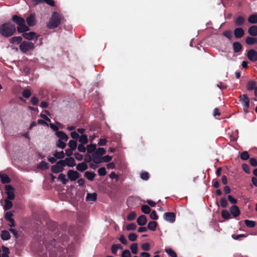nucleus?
Segmentation results:
<instances>
[{
    "label": "nucleus",
    "mask_w": 257,
    "mask_h": 257,
    "mask_svg": "<svg viewBox=\"0 0 257 257\" xmlns=\"http://www.w3.org/2000/svg\"><path fill=\"white\" fill-rule=\"evenodd\" d=\"M16 32V28L10 23H6L0 27V34L6 37L13 35Z\"/></svg>",
    "instance_id": "obj_1"
},
{
    "label": "nucleus",
    "mask_w": 257,
    "mask_h": 257,
    "mask_svg": "<svg viewBox=\"0 0 257 257\" xmlns=\"http://www.w3.org/2000/svg\"><path fill=\"white\" fill-rule=\"evenodd\" d=\"M13 20L18 26V31L20 33H23L29 30V28L25 24V20L18 16L15 15L13 17Z\"/></svg>",
    "instance_id": "obj_2"
},
{
    "label": "nucleus",
    "mask_w": 257,
    "mask_h": 257,
    "mask_svg": "<svg viewBox=\"0 0 257 257\" xmlns=\"http://www.w3.org/2000/svg\"><path fill=\"white\" fill-rule=\"evenodd\" d=\"M60 15L56 12H54L49 21L47 23V27L50 29L55 28L58 26L60 23Z\"/></svg>",
    "instance_id": "obj_3"
},
{
    "label": "nucleus",
    "mask_w": 257,
    "mask_h": 257,
    "mask_svg": "<svg viewBox=\"0 0 257 257\" xmlns=\"http://www.w3.org/2000/svg\"><path fill=\"white\" fill-rule=\"evenodd\" d=\"M19 48L21 52L26 53L34 49V44L28 41H23L20 44Z\"/></svg>",
    "instance_id": "obj_4"
},
{
    "label": "nucleus",
    "mask_w": 257,
    "mask_h": 257,
    "mask_svg": "<svg viewBox=\"0 0 257 257\" xmlns=\"http://www.w3.org/2000/svg\"><path fill=\"white\" fill-rule=\"evenodd\" d=\"M65 166V161L60 160L54 165L51 167V170L54 173H58L63 171L64 167Z\"/></svg>",
    "instance_id": "obj_5"
},
{
    "label": "nucleus",
    "mask_w": 257,
    "mask_h": 257,
    "mask_svg": "<svg viewBox=\"0 0 257 257\" xmlns=\"http://www.w3.org/2000/svg\"><path fill=\"white\" fill-rule=\"evenodd\" d=\"M14 188L11 185H6L5 186V192L7 195V199L10 200H14L15 198V195L14 194Z\"/></svg>",
    "instance_id": "obj_6"
},
{
    "label": "nucleus",
    "mask_w": 257,
    "mask_h": 257,
    "mask_svg": "<svg viewBox=\"0 0 257 257\" xmlns=\"http://www.w3.org/2000/svg\"><path fill=\"white\" fill-rule=\"evenodd\" d=\"M239 100L241 104L244 106V110L247 112V109L249 106V99L245 94L239 96Z\"/></svg>",
    "instance_id": "obj_7"
},
{
    "label": "nucleus",
    "mask_w": 257,
    "mask_h": 257,
    "mask_svg": "<svg viewBox=\"0 0 257 257\" xmlns=\"http://www.w3.org/2000/svg\"><path fill=\"white\" fill-rule=\"evenodd\" d=\"M247 58L251 61L255 62L257 61V51L254 49H250L247 52L246 54Z\"/></svg>",
    "instance_id": "obj_8"
},
{
    "label": "nucleus",
    "mask_w": 257,
    "mask_h": 257,
    "mask_svg": "<svg viewBox=\"0 0 257 257\" xmlns=\"http://www.w3.org/2000/svg\"><path fill=\"white\" fill-rule=\"evenodd\" d=\"M67 176L71 181H75L79 178V174L77 171L70 170L67 172Z\"/></svg>",
    "instance_id": "obj_9"
},
{
    "label": "nucleus",
    "mask_w": 257,
    "mask_h": 257,
    "mask_svg": "<svg viewBox=\"0 0 257 257\" xmlns=\"http://www.w3.org/2000/svg\"><path fill=\"white\" fill-rule=\"evenodd\" d=\"M164 218L166 221L173 223L175 220V215L173 212L165 213Z\"/></svg>",
    "instance_id": "obj_10"
},
{
    "label": "nucleus",
    "mask_w": 257,
    "mask_h": 257,
    "mask_svg": "<svg viewBox=\"0 0 257 257\" xmlns=\"http://www.w3.org/2000/svg\"><path fill=\"white\" fill-rule=\"evenodd\" d=\"M26 21L29 26H33L36 24V18L34 14H31L27 18Z\"/></svg>",
    "instance_id": "obj_11"
},
{
    "label": "nucleus",
    "mask_w": 257,
    "mask_h": 257,
    "mask_svg": "<svg viewBox=\"0 0 257 257\" xmlns=\"http://www.w3.org/2000/svg\"><path fill=\"white\" fill-rule=\"evenodd\" d=\"M230 212L233 217H236L240 214V211L236 205H233L230 208Z\"/></svg>",
    "instance_id": "obj_12"
},
{
    "label": "nucleus",
    "mask_w": 257,
    "mask_h": 257,
    "mask_svg": "<svg viewBox=\"0 0 257 257\" xmlns=\"http://www.w3.org/2000/svg\"><path fill=\"white\" fill-rule=\"evenodd\" d=\"M244 32L241 28H237L234 30V35L236 38H240L244 35Z\"/></svg>",
    "instance_id": "obj_13"
},
{
    "label": "nucleus",
    "mask_w": 257,
    "mask_h": 257,
    "mask_svg": "<svg viewBox=\"0 0 257 257\" xmlns=\"http://www.w3.org/2000/svg\"><path fill=\"white\" fill-rule=\"evenodd\" d=\"M56 135L59 138V140H61L64 142H67L68 139V136L62 131H57Z\"/></svg>",
    "instance_id": "obj_14"
},
{
    "label": "nucleus",
    "mask_w": 257,
    "mask_h": 257,
    "mask_svg": "<svg viewBox=\"0 0 257 257\" xmlns=\"http://www.w3.org/2000/svg\"><path fill=\"white\" fill-rule=\"evenodd\" d=\"M64 161H65V166L73 167L76 165L75 160L72 157L67 158Z\"/></svg>",
    "instance_id": "obj_15"
},
{
    "label": "nucleus",
    "mask_w": 257,
    "mask_h": 257,
    "mask_svg": "<svg viewBox=\"0 0 257 257\" xmlns=\"http://www.w3.org/2000/svg\"><path fill=\"white\" fill-rule=\"evenodd\" d=\"M23 36L27 40H31L34 39L35 37L36 38V40L37 39V37H36V34L35 33L31 32L29 33H25L23 34Z\"/></svg>",
    "instance_id": "obj_16"
},
{
    "label": "nucleus",
    "mask_w": 257,
    "mask_h": 257,
    "mask_svg": "<svg viewBox=\"0 0 257 257\" xmlns=\"http://www.w3.org/2000/svg\"><path fill=\"white\" fill-rule=\"evenodd\" d=\"M147 222V218L144 215H142L141 216H140L137 219V223L140 226H143L146 224Z\"/></svg>",
    "instance_id": "obj_17"
},
{
    "label": "nucleus",
    "mask_w": 257,
    "mask_h": 257,
    "mask_svg": "<svg viewBox=\"0 0 257 257\" xmlns=\"http://www.w3.org/2000/svg\"><path fill=\"white\" fill-rule=\"evenodd\" d=\"M248 33L252 36H257V26H252L248 29Z\"/></svg>",
    "instance_id": "obj_18"
},
{
    "label": "nucleus",
    "mask_w": 257,
    "mask_h": 257,
    "mask_svg": "<svg viewBox=\"0 0 257 257\" xmlns=\"http://www.w3.org/2000/svg\"><path fill=\"white\" fill-rule=\"evenodd\" d=\"M245 22L244 18L242 16H238L235 20V24L236 26H240L242 25Z\"/></svg>",
    "instance_id": "obj_19"
},
{
    "label": "nucleus",
    "mask_w": 257,
    "mask_h": 257,
    "mask_svg": "<svg viewBox=\"0 0 257 257\" xmlns=\"http://www.w3.org/2000/svg\"><path fill=\"white\" fill-rule=\"evenodd\" d=\"M87 169V165L85 163L82 162L77 164L76 169L79 171L83 172Z\"/></svg>",
    "instance_id": "obj_20"
},
{
    "label": "nucleus",
    "mask_w": 257,
    "mask_h": 257,
    "mask_svg": "<svg viewBox=\"0 0 257 257\" xmlns=\"http://www.w3.org/2000/svg\"><path fill=\"white\" fill-rule=\"evenodd\" d=\"M256 86V82L253 80L249 81L246 84V89L248 90H252L255 89Z\"/></svg>",
    "instance_id": "obj_21"
},
{
    "label": "nucleus",
    "mask_w": 257,
    "mask_h": 257,
    "mask_svg": "<svg viewBox=\"0 0 257 257\" xmlns=\"http://www.w3.org/2000/svg\"><path fill=\"white\" fill-rule=\"evenodd\" d=\"M92 158L93 161L96 164H99L102 162L100 156H99L94 152L92 154Z\"/></svg>",
    "instance_id": "obj_22"
},
{
    "label": "nucleus",
    "mask_w": 257,
    "mask_h": 257,
    "mask_svg": "<svg viewBox=\"0 0 257 257\" xmlns=\"http://www.w3.org/2000/svg\"><path fill=\"white\" fill-rule=\"evenodd\" d=\"M245 42L248 45H253L257 43V38L254 37H248L246 38Z\"/></svg>",
    "instance_id": "obj_23"
},
{
    "label": "nucleus",
    "mask_w": 257,
    "mask_h": 257,
    "mask_svg": "<svg viewBox=\"0 0 257 257\" xmlns=\"http://www.w3.org/2000/svg\"><path fill=\"white\" fill-rule=\"evenodd\" d=\"M233 49L234 52H238L242 49L241 44L238 42H235L233 44Z\"/></svg>",
    "instance_id": "obj_24"
},
{
    "label": "nucleus",
    "mask_w": 257,
    "mask_h": 257,
    "mask_svg": "<svg viewBox=\"0 0 257 257\" xmlns=\"http://www.w3.org/2000/svg\"><path fill=\"white\" fill-rule=\"evenodd\" d=\"M97 198V194L95 193H87L86 200L89 201H94Z\"/></svg>",
    "instance_id": "obj_25"
},
{
    "label": "nucleus",
    "mask_w": 257,
    "mask_h": 257,
    "mask_svg": "<svg viewBox=\"0 0 257 257\" xmlns=\"http://www.w3.org/2000/svg\"><path fill=\"white\" fill-rule=\"evenodd\" d=\"M248 22L251 24H257V14L250 15L248 18Z\"/></svg>",
    "instance_id": "obj_26"
},
{
    "label": "nucleus",
    "mask_w": 257,
    "mask_h": 257,
    "mask_svg": "<svg viewBox=\"0 0 257 257\" xmlns=\"http://www.w3.org/2000/svg\"><path fill=\"white\" fill-rule=\"evenodd\" d=\"M11 235L7 230H3L1 233V238L3 240H8L10 238Z\"/></svg>",
    "instance_id": "obj_27"
},
{
    "label": "nucleus",
    "mask_w": 257,
    "mask_h": 257,
    "mask_svg": "<svg viewBox=\"0 0 257 257\" xmlns=\"http://www.w3.org/2000/svg\"><path fill=\"white\" fill-rule=\"evenodd\" d=\"M22 40L20 36L14 37L10 39V42L12 44H19Z\"/></svg>",
    "instance_id": "obj_28"
},
{
    "label": "nucleus",
    "mask_w": 257,
    "mask_h": 257,
    "mask_svg": "<svg viewBox=\"0 0 257 257\" xmlns=\"http://www.w3.org/2000/svg\"><path fill=\"white\" fill-rule=\"evenodd\" d=\"M79 142L80 144H86L88 143V140L86 135H81L79 138Z\"/></svg>",
    "instance_id": "obj_29"
},
{
    "label": "nucleus",
    "mask_w": 257,
    "mask_h": 257,
    "mask_svg": "<svg viewBox=\"0 0 257 257\" xmlns=\"http://www.w3.org/2000/svg\"><path fill=\"white\" fill-rule=\"evenodd\" d=\"M49 167L48 163L45 162V161H42L38 166V168L44 170L47 169H48Z\"/></svg>",
    "instance_id": "obj_30"
},
{
    "label": "nucleus",
    "mask_w": 257,
    "mask_h": 257,
    "mask_svg": "<svg viewBox=\"0 0 257 257\" xmlns=\"http://www.w3.org/2000/svg\"><path fill=\"white\" fill-rule=\"evenodd\" d=\"M5 202L4 209L6 210L11 209L13 206V203L9 199H6Z\"/></svg>",
    "instance_id": "obj_31"
},
{
    "label": "nucleus",
    "mask_w": 257,
    "mask_h": 257,
    "mask_svg": "<svg viewBox=\"0 0 257 257\" xmlns=\"http://www.w3.org/2000/svg\"><path fill=\"white\" fill-rule=\"evenodd\" d=\"M87 153L90 154L96 150V145L95 144L88 145L86 147Z\"/></svg>",
    "instance_id": "obj_32"
},
{
    "label": "nucleus",
    "mask_w": 257,
    "mask_h": 257,
    "mask_svg": "<svg viewBox=\"0 0 257 257\" xmlns=\"http://www.w3.org/2000/svg\"><path fill=\"white\" fill-rule=\"evenodd\" d=\"M157 223L156 222L152 221L150 222L148 224V228L151 230L154 231L156 230Z\"/></svg>",
    "instance_id": "obj_33"
},
{
    "label": "nucleus",
    "mask_w": 257,
    "mask_h": 257,
    "mask_svg": "<svg viewBox=\"0 0 257 257\" xmlns=\"http://www.w3.org/2000/svg\"><path fill=\"white\" fill-rule=\"evenodd\" d=\"M95 174L94 172H90L87 171L85 173V177L89 180H93L95 176Z\"/></svg>",
    "instance_id": "obj_34"
},
{
    "label": "nucleus",
    "mask_w": 257,
    "mask_h": 257,
    "mask_svg": "<svg viewBox=\"0 0 257 257\" xmlns=\"http://www.w3.org/2000/svg\"><path fill=\"white\" fill-rule=\"evenodd\" d=\"M68 146L70 147V149L74 150L77 147V143L75 141L70 140L68 143Z\"/></svg>",
    "instance_id": "obj_35"
},
{
    "label": "nucleus",
    "mask_w": 257,
    "mask_h": 257,
    "mask_svg": "<svg viewBox=\"0 0 257 257\" xmlns=\"http://www.w3.org/2000/svg\"><path fill=\"white\" fill-rule=\"evenodd\" d=\"M130 249L133 253L135 254L138 253V244L137 243H133L130 246Z\"/></svg>",
    "instance_id": "obj_36"
},
{
    "label": "nucleus",
    "mask_w": 257,
    "mask_h": 257,
    "mask_svg": "<svg viewBox=\"0 0 257 257\" xmlns=\"http://www.w3.org/2000/svg\"><path fill=\"white\" fill-rule=\"evenodd\" d=\"M0 178L3 183H8L10 182V179L7 175H2L0 176Z\"/></svg>",
    "instance_id": "obj_37"
},
{
    "label": "nucleus",
    "mask_w": 257,
    "mask_h": 257,
    "mask_svg": "<svg viewBox=\"0 0 257 257\" xmlns=\"http://www.w3.org/2000/svg\"><path fill=\"white\" fill-rule=\"evenodd\" d=\"M221 216L224 219H229L230 218L229 212L226 210H223L221 212Z\"/></svg>",
    "instance_id": "obj_38"
},
{
    "label": "nucleus",
    "mask_w": 257,
    "mask_h": 257,
    "mask_svg": "<svg viewBox=\"0 0 257 257\" xmlns=\"http://www.w3.org/2000/svg\"><path fill=\"white\" fill-rule=\"evenodd\" d=\"M65 142H64L63 141H61V140H58L56 143V145L58 147L63 149L66 147V144Z\"/></svg>",
    "instance_id": "obj_39"
},
{
    "label": "nucleus",
    "mask_w": 257,
    "mask_h": 257,
    "mask_svg": "<svg viewBox=\"0 0 257 257\" xmlns=\"http://www.w3.org/2000/svg\"><path fill=\"white\" fill-rule=\"evenodd\" d=\"M54 156L55 158L60 159L64 158L65 157V154H64L63 151H61L59 152H56L54 154Z\"/></svg>",
    "instance_id": "obj_40"
},
{
    "label": "nucleus",
    "mask_w": 257,
    "mask_h": 257,
    "mask_svg": "<svg viewBox=\"0 0 257 257\" xmlns=\"http://www.w3.org/2000/svg\"><path fill=\"white\" fill-rule=\"evenodd\" d=\"M245 225L249 227H253L255 225V222L252 220H245L244 221Z\"/></svg>",
    "instance_id": "obj_41"
},
{
    "label": "nucleus",
    "mask_w": 257,
    "mask_h": 257,
    "mask_svg": "<svg viewBox=\"0 0 257 257\" xmlns=\"http://www.w3.org/2000/svg\"><path fill=\"white\" fill-rule=\"evenodd\" d=\"M58 179L61 181L63 184H66L68 180L66 179V176L63 174H60L58 176Z\"/></svg>",
    "instance_id": "obj_42"
},
{
    "label": "nucleus",
    "mask_w": 257,
    "mask_h": 257,
    "mask_svg": "<svg viewBox=\"0 0 257 257\" xmlns=\"http://www.w3.org/2000/svg\"><path fill=\"white\" fill-rule=\"evenodd\" d=\"M142 211L145 214H149L151 211V208L147 205H142L141 207Z\"/></svg>",
    "instance_id": "obj_43"
},
{
    "label": "nucleus",
    "mask_w": 257,
    "mask_h": 257,
    "mask_svg": "<svg viewBox=\"0 0 257 257\" xmlns=\"http://www.w3.org/2000/svg\"><path fill=\"white\" fill-rule=\"evenodd\" d=\"M105 150L103 148H99L96 150V151L94 153H96V154H98L99 156H101L105 154Z\"/></svg>",
    "instance_id": "obj_44"
},
{
    "label": "nucleus",
    "mask_w": 257,
    "mask_h": 257,
    "mask_svg": "<svg viewBox=\"0 0 257 257\" xmlns=\"http://www.w3.org/2000/svg\"><path fill=\"white\" fill-rule=\"evenodd\" d=\"M137 226L135 223H130L127 225L125 228L127 230H134L136 229Z\"/></svg>",
    "instance_id": "obj_45"
},
{
    "label": "nucleus",
    "mask_w": 257,
    "mask_h": 257,
    "mask_svg": "<svg viewBox=\"0 0 257 257\" xmlns=\"http://www.w3.org/2000/svg\"><path fill=\"white\" fill-rule=\"evenodd\" d=\"M165 251L166 252H167L172 257H177L176 253L171 249L170 248H166L165 249Z\"/></svg>",
    "instance_id": "obj_46"
},
{
    "label": "nucleus",
    "mask_w": 257,
    "mask_h": 257,
    "mask_svg": "<svg viewBox=\"0 0 257 257\" xmlns=\"http://www.w3.org/2000/svg\"><path fill=\"white\" fill-rule=\"evenodd\" d=\"M240 158L243 160H246L249 158V155L246 151H244L240 154Z\"/></svg>",
    "instance_id": "obj_47"
},
{
    "label": "nucleus",
    "mask_w": 257,
    "mask_h": 257,
    "mask_svg": "<svg viewBox=\"0 0 257 257\" xmlns=\"http://www.w3.org/2000/svg\"><path fill=\"white\" fill-rule=\"evenodd\" d=\"M23 96L25 97V98H28L30 96V95H31V92L30 90L29 89H25L23 91Z\"/></svg>",
    "instance_id": "obj_48"
},
{
    "label": "nucleus",
    "mask_w": 257,
    "mask_h": 257,
    "mask_svg": "<svg viewBox=\"0 0 257 257\" xmlns=\"http://www.w3.org/2000/svg\"><path fill=\"white\" fill-rule=\"evenodd\" d=\"M98 173L100 176H103L106 174L105 168L101 167L98 170Z\"/></svg>",
    "instance_id": "obj_49"
},
{
    "label": "nucleus",
    "mask_w": 257,
    "mask_h": 257,
    "mask_svg": "<svg viewBox=\"0 0 257 257\" xmlns=\"http://www.w3.org/2000/svg\"><path fill=\"white\" fill-rule=\"evenodd\" d=\"M136 217V214L135 212H131L127 216V219L130 221L133 220Z\"/></svg>",
    "instance_id": "obj_50"
},
{
    "label": "nucleus",
    "mask_w": 257,
    "mask_h": 257,
    "mask_svg": "<svg viewBox=\"0 0 257 257\" xmlns=\"http://www.w3.org/2000/svg\"><path fill=\"white\" fill-rule=\"evenodd\" d=\"M137 234L134 233H131L128 236V238L129 240L132 241H135L137 239Z\"/></svg>",
    "instance_id": "obj_51"
},
{
    "label": "nucleus",
    "mask_w": 257,
    "mask_h": 257,
    "mask_svg": "<svg viewBox=\"0 0 257 257\" xmlns=\"http://www.w3.org/2000/svg\"><path fill=\"white\" fill-rule=\"evenodd\" d=\"M77 149L79 152L81 153H84L86 152V148L84 147L83 144H79L78 146Z\"/></svg>",
    "instance_id": "obj_52"
},
{
    "label": "nucleus",
    "mask_w": 257,
    "mask_h": 257,
    "mask_svg": "<svg viewBox=\"0 0 257 257\" xmlns=\"http://www.w3.org/2000/svg\"><path fill=\"white\" fill-rule=\"evenodd\" d=\"M223 35L229 39L232 38V32L231 31H225L223 32Z\"/></svg>",
    "instance_id": "obj_53"
},
{
    "label": "nucleus",
    "mask_w": 257,
    "mask_h": 257,
    "mask_svg": "<svg viewBox=\"0 0 257 257\" xmlns=\"http://www.w3.org/2000/svg\"><path fill=\"white\" fill-rule=\"evenodd\" d=\"M220 204L222 207H226L228 204L226 199L224 198H222L220 200Z\"/></svg>",
    "instance_id": "obj_54"
},
{
    "label": "nucleus",
    "mask_w": 257,
    "mask_h": 257,
    "mask_svg": "<svg viewBox=\"0 0 257 257\" xmlns=\"http://www.w3.org/2000/svg\"><path fill=\"white\" fill-rule=\"evenodd\" d=\"M121 256L122 257H131V254L130 251L127 249L124 250L122 252Z\"/></svg>",
    "instance_id": "obj_55"
},
{
    "label": "nucleus",
    "mask_w": 257,
    "mask_h": 257,
    "mask_svg": "<svg viewBox=\"0 0 257 257\" xmlns=\"http://www.w3.org/2000/svg\"><path fill=\"white\" fill-rule=\"evenodd\" d=\"M141 247L143 250H145V251H148L150 249V244L148 242L143 243L141 245Z\"/></svg>",
    "instance_id": "obj_56"
},
{
    "label": "nucleus",
    "mask_w": 257,
    "mask_h": 257,
    "mask_svg": "<svg viewBox=\"0 0 257 257\" xmlns=\"http://www.w3.org/2000/svg\"><path fill=\"white\" fill-rule=\"evenodd\" d=\"M149 174L146 172H142L141 174V177L142 179L147 180L149 179Z\"/></svg>",
    "instance_id": "obj_57"
},
{
    "label": "nucleus",
    "mask_w": 257,
    "mask_h": 257,
    "mask_svg": "<svg viewBox=\"0 0 257 257\" xmlns=\"http://www.w3.org/2000/svg\"><path fill=\"white\" fill-rule=\"evenodd\" d=\"M12 216H13V214L11 212H7L5 214V218L6 220L10 221L12 220V219H13V218H12Z\"/></svg>",
    "instance_id": "obj_58"
},
{
    "label": "nucleus",
    "mask_w": 257,
    "mask_h": 257,
    "mask_svg": "<svg viewBox=\"0 0 257 257\" xmlns=\"http://www.w3.org/2000/svg\"><path fill=\"white\" fill-rule=\"evenodd\" d=\"M112 159V157L109 156L108 155L105 156L101 158L102 162H108L110 161Z\"/></svg>",
    "instance_id": "obj_59"
},
{
    "label": "nucleus",
    "mask_w": 257,
    "mask_h": 257,
    "mask_svg": "<svg viewBox=\"0 0 257 257\" xmlns=\"http://www.w3.org/2000/svg\"><path fill=\"white\" fill-rule=\"evenodd\" d=\"M150 218L152 219H154V220H157L158 219V217L156 214V212L155 211H153L150 215Z\"/></svg>",
    "instance_id": "obj_60"
},
{
    "label": "nucleus",
    "mask_w": 257,
    "mask_h": 257,
    "mask_svg": "<svg viewBox=\"0 0 257 257\" xmlns=\"http://www.w3.org/2000/svg\"><path fill=\"white\" fill-rule=\"evenodd\" d=\"M74 155L75 158L78 161H81L83 159V155L78 153H75Z\"/></svg>",
    "instance_id": "obj_61"
},
{
    "label": "nucleus",
    "mask_w": 257,
    "mask_h": 257,
    "mask_svg": "<svg viewBox=\"0 0 257 257\" xmlns=\"http://www.w3.org/2000/svg\"><path fill=\"white\" fill-rule=\"evenodd\" d=\"M10 231L11 232H12L13 234V235H14V236L16 238H18L19 237V234L18 233V232L15 229L11 228L10 229Z\"/></svg>",
    "instance_id": "obj_62"
},
{
    "label": "nucleus",
    "mask_w": 257,
    "mask_h": 257,
    "mask_svg": "<svg viewBox=\"0 0 257 257\" xmlns=\"http://www.w3.org/2000/svg\"><path fill=\"white\" fill-rule=\"evenodd\" d=\"M70 135H71V137L73 139H75V140H77V139H79V136L78 134L77 133H76V132H71Z\"/></svg>",
    "instance_id": "obj_63"
},
{
    "label": "nucleus",
    "mask_w": 257,
    "mask_h": 257,
    "mask_svg": "<svg viewBox=\"0 0 257 257\" xmlns=\"http://www.w3.org/2000/svg\"><path fill=\"white\" fill-rule=\"evenodd\" d=\"M250 164L253 167H256L257 166V160L255 158H251L249 160Z\"/></svg>",
    "instance_id": "obj_64"
}]
</instances>
